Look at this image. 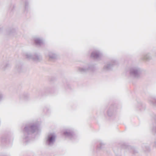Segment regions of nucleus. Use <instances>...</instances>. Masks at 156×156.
<instances>
[{
	"mask_svg": "<svg viewBox=\"0 0 156 156\" xmlns=\"http://www.w3.org/2000/svg\"><path fill=\"white\" fill-rule=\"evenodd\" d=\"M26 58L29 59H32L36 62H39L42 59L41 56L37 53L31 54L30 53H27L26 54Z\"/></svg>",
	"mask_w": 156,
	"mask_h": 156,
	"instance_id": "39448f33",
	"label": "nucleus"
},
{
	"mask_svg": "<svg viewBox=\"0 0 156 156\" xmlns=\"http://www.w3.org/2000/svg\"><path fill=\"white\" fill-rule=\"evenodd\" d=\"M154 146L155 147H156V141L154 142Z\"/></svg>",
	"mask_w": 156,
	"mask_h": 156,
	"instance_id": "c85d7f7f",
	"label": "nucleus"
},
{
	"mask_svg": "<svg viewBox=\"0 0 156 156\" xmlns=\"http://www.w3.org/2000/svg\"><path fill=\"white\" fill-rule=\"evenodd\" d=\"M122 147L125 148H129L130 146L127 145L126 144H124L122 146Z\"/></svg>",
	"mask_w": 156,
	"mask_h": 156,
	"instance_id": "a878e982",
	"label": "nucleus"
},
{
	"mask_svg": "<svg viewBox=\"0 0 156 156\" xmlns=\"http://www.w3.org/2000/svg\"><path fill=\"white\" fill-rule=\"evenodd\" d=\"M137 106L138 108L140 111L144 110L145 108V105L141 102L138 103Z\"/></svg>",
	"mask_w": 156,
	"mask_h": 156,
	"instance_id": "2eb2a0df",
	"label": "nucleus"
},
{
	"mask_svg": "<svg viewBox=\"0 0 156 156\" xmlns=\"http://www.w3.org/2000/svg\"><path fill=\"white\" fill-rule=\"evenodd\" d=\"M141 72V69L137 66L131 67L129 68V70L130 76L134 78H140Z\"/></svg>",
	"mask_w": 156,
	"mask_h": 156,
	"instance_id": "f03ea898",
	"label": "nucleus"
},
{
	"mask_svg": "<svg viewBox=\"0 0 156 156\" xmlns=\"http://www.w3.org/2000/svg\"><path fill=\"white\" fill-rule=\"evenodd\" d=\"M117 62L115 60L113 59L110 62H108L106 65L104 66L103 69L106 71H110L112 70L114 65L117 64Z\"/></svg>",
	"mask_w": 156,
	"mask_h": 156,
	"instance_id": "423d86ee",
	"label": "nucleus"
},
{
	"mask_svg": "<svg viewBox=\"0 0 156 156\" xmlns=\"http://www.w3.org/2000/svg\"><path fill=\"white\" fill-rule=\"evenodd\" d=\"M34 42L36 45H41L43 44L42 41L39 38L35 39Z\"/></svg>",
	"mask_w": 156,
	"mask_h": 156,
	"instance_id": "6ab92c4d",
	"label": "nucleus"
},
{
	"mask_svg": "<svg viewBox=\"0 0 156 156\" xmlns=\"http://www.w3.org/2000/svg\"><path fill=\"white\" fill-rule=\"evenodd\" d=\"M149 102L151 105L156 107V97L151 98L149 101Z\"/></svg>",
	"mask_w": 156,
	"mask_h": 156,
	"instance_id": "f3484780",
	"label": "nucleus"
},
{
	"mask_svg": "<svg viewBox=\"0 0 156 156\" xmlns=\"http://www.w3.org/2000/svg\"><path fill=\"white\" fill-rule=\"evenodd\" d=\"M115 111L113 109V106H111L110 108L107 111V114L108 116H111L114 114Z\"/></svg>",
	"mask_w": 156,
	"mask_h": 156,
	"instance_id": "dca6fc26",
	"label": "nucleus"
},
{
	"mask_svg": "<svg viewBox=\"0 0 156 156\" xmlns=\"http://www.w3.org/2000/svg\"><path fill=\"white\" fill-rule=\"evenodd\" d=\"M137 152L135 150H134L133 151V152L134 153H137Z\"/></svg>",
	"mask_w": 156,
	"mask_h": 156,
	"instance_id": "cd10ccee",
	"label": "nucleus"
},
{
	"mask_svg": "<svg viewBox=\"0 0 156 156\" xmlns=\"http://www.w3.org/2000/svg\"><path fill=\"white\" fill-rule=\"evenodd\" d=\"M49 60L51 61H54L57 58V55L53 52L50 51L48 53Z\"/></svg>",
	"mask_w": 156,
	"mask_h": 156,
	"instance_id": "9d476101",
	"label": "nucleus"
},
{
	"mask_svg": "<svg viewBox=\"0 0 156 156\" xmlns=\"http://www.w3.org/2000/svg\"><path fill=\"white\" fill-rule=\"evenodd\" d=\"M15 71L18 73H20L22 72V66L20 63L17 64L15 68Z\"/></svg>",
	"mask_w": 156,
	"mask_h": 156,
	"instance_id": "f8f14e48",
	"label": "nucleus"
},
{
	"mask_svg": "<svg viewBox=\"0 0 156 156\" xmlns=\"http://www.w3.org/2000/svg\"><path fill=\"white\" fill-rule=\"evenodd\" d=\"M1 140L2 142H7L8 140H9V139L8 137H6L5 136H3L2 137Z\"/></svg>",
	"mask_w": 156,
	"mask_h": 156,
	"instance_id": "4be33fe9",
	"label": "nucleus"
},
{
	"mask_svg": "<svg viewBox=\"0 0 156 156\" xmlns=\"http://www.w3.org/2000/svg\"><path fill=\"white\" fill-rule=\"evenodd\" d=\"M152 117L153 119L154 120L155 125L154 126L153 128H152L151 131L152 133L154 135H156V115L153 114L152 115Z\"/></svg>",
	"mask_w": 156,
	"mask_h": 156,
	"instance_id": "ddd939ff",
	"label": "nucleus"
},
{
	"mask_svg": "<svg viewBox=\"0 0 156 156\" xmlns=\"http://www.w3.org/2000/svg\"><path fill=\"white\" fill-rule=\"evenodd\" d=\"M11 67V65L8 62H4L2 63L0 66V68L3 70L9 69Z\"/></svg>",
	"mask_w": 156,
	"mask_h": 156,
	"instance_id": "6e6552de",
	"label": "nucleus"
},
{
	"mask_svg": "<svg viewBox=\"0 0 156 156\" xmlns=\"http://www.w3.org/2000/svg\"><path fill=\"white\" fill-rule=\"evenodd\" d=\"M96 68L93 64L87 65L84 66L79 67L78 68V71L81 73H85L89 71L93 72L95 71Z\"/></svg>",
	"mask_w": 156,
	"mask_h": 156,
	"instance_id": "7ed1b4c3",
	"label": "nucleus"
},
{
	"mask_svg": "<svg viewBox=\"0 0 156 156\" xmlns=\"http://www.w3.org/2000/svg\"><path fill=\"white\" fill-rule=\"evenodd\" d=\"M151 57L149 53L146 54L144 55L141 57V59L142 60H145L148 61L151 59Z\"/></svg>",
	"mask_w": 156,
	"mask_h": 156,
	"instance_id": "4468645a",
	"label": "nucleus"
},
{
	"mask_svg": "<svg viewBox=\"0 0 156 156\" xmlns=\"http://www.w3.org/2000/svg\"><path fill=\"white\" fill-rule=\"evenodd\" d=\"M2 31V29L0 28V32Z\"/></svg>",
	"mask_w": 156,
	"mask_h": 156,
	"instance_id": "c756f323",
	"label": "nucleus"
},
{
	"mask_svg": "<svg viewBox=\"0 0 156 156\" xmlns=\"http://www.w3.org/2000/svg\"><path fill=\"white\" fill-rule=\"evenodd\" d=\"M142 147L145 151H148L150 150L149 147L147 146L146 144H143Z\"/></svg>",
	"mask_w": 156,
	"mask_h": 156,
	"instance_id": "aec40b11",
	"label": "nucleus"
},
{
	"mask_svg": "<svg viewBox=\"0 0 156 156\" xmlns=\"http://www.w3.org/2000/svg\"><path fill=\"white\" fill-rule=\"evenodd\" d=\"M20 98L23 99L25 101H27L29 99V95L27 93H24L21 95Z\"/></svg>",
	"mask_w": 156,
	"mask_h": 156,
	"instance_id": "a211bd4d",
	"label": "nucleus"
},
{
	"mask_svg": "<svg viewBox=\"0 0 156 156\" xmlns=\"http://www.w3.org/2000/svg\"><path fill=\"white\" fill-rule=\"evenodd\" d=\"M63 134L66 137L72 139L74 135V132L71 129L68 130L67 131H65Z\"/></svg>",
	"mask_w": 156,
	"mask_h": 156,
	"instance_id": "1a4fd4ad",
	"label": "nucleus"
},
{
	"mask_svg": "<svg viewBox=\"0 0 156 156\" xmlns=\"http://www.w3.org/2000/svg\"><path fill=\"white\" fill-rule=\"evenodd\" d=\"M40 132V126L37 123H31L26 125L23 130V141L26 144H28L30 141L33 133L35 132L38 133Z\"/></svg>",
	"mask_w": 156,
	"mask_h": 156,
	"instance_id": "f257e3e1",
	"label": "nucleus"
},
{
	"mask_svg": "<svg viewBox=\"0 0 156 156\" xmlns=\"http://www.w3.org/2000/svg\"><path fill=\"white\" fill-rule=\"evenodd\" d=\"M102 54L100 51H95L92 52L91 56L94 59L98 58L101 57Z\"/></svg>",
	"mask_w": 156,
	"mask_h": 156,
	"instance_id": "0eeeda50",
	"label": "nucleus"
},
{
	"mask_svg": "<svg viewBox=\"0 0 156 156\" xmlns=\"http://www.w3.org/2000/svg\"><path fill=\"white\" fill-rule=\"evenodd\" d=\"M7 35L10 36H15L16 34V32L15 29L12 28L8 30L7 31Z\"/></svg>",
	"mask_w": 156,
	"mask_h": 156,
	"instance_id": "9b49d317",
	"label": "nucleus"
},
{
	"mask_svg": "<svg viewBox=\"0 0 156 156\" xmlns=\"http://www.w3.org/2000/svg\"><path fill=\"white\" fill-rule=\"evenodd\" d=\"M56 136L54 133L48 134L46 137V144L49 146H53L55 141Z\"/></svg>",
	"mask_w": 156,
	"mask_h": 156,
	"instance_id": "20e7f679",
	"label": "nucleus"
},
{
	"mask_svg": "<svg viewBox=\"0 0 156 156\" xmlns=\"http://www.w3.org/2000/svg\"><path fill=\"white\" fill-rule=\"evenodd\" d=\"M15 6L13 4H11L10 5L9 8V10L12 11H13L14 9L15 8Z\"/></svg>",
	"mask_w": 156,
	"mask_h": 156,
	"instance_id": "5701e85b",
	"label": "nucleus"
},
{
	"mask_svg": "<svg viewBox=\"0 0 156 156\" xmlns=\"http://www.w3.org/2000/svg\"><path fill=\"white\" fill-rule=\"evenodd\" d=\"M44 111L46 114H48L49 112V110L48 107H45L44 109Z\"/></svg>",
	"mask_w": 156,
	"mask_h": 156,
	"instance_id": "b1692460",
	"label": "nucleus"
},
{
	"mask_svg": "<svg viewBox=\"0 0 156 156\" xmlns=\"http://www.w3.org/2000/svg\"><path fill=\"white\" fill-rule=\"evenodd\" d=\"M3 98V96L2 94L0 92V102L1 101Z\"/></svg>",
	"mask_w": 156,
	"mask_h": 156,
	"instance_id": "bb28decb",
	"label": "nucleus"
},
{
	"mask_svg": "<svg viewBox=\"0 0 156 156\" xmlns=\"http://www.w3.org/2000/svg\"><path fill=\"white\" fill-rule=\"evenodd\" d=\"M105 144L102 142H100L99 143V145L98 146L97 149L98 150L104 148Z\"/></svg>",
	"mask_w": 156,
	"mask_h": 156,
	"instance_id": "412c9836",
	"label": "nucleus"
},
{
	"mask_svg": "<svg viewBox=\"0 0 156 156\" xmlns=\"http://www.w3.org/2000/svg\"><path fill=\"white\" fill-rule=\"evenodd\" d=\"M28 3L27 1H26L25 2V9L26 10L28 7Z\"/></svg>",
	"mask_w": 156,
	"mask_h": 156,
	"instance_id": "393cba45",
	"label": "nucleus"
}]
</instances>
